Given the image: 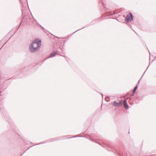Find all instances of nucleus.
Returning <instances> with one entry per match:
<instances>
[{
    "mask_svg": "<svg viewBox=\"0 0 156 156\" xmlns=\"http://www.w3.org/2000/svg\"><path fill=\"white\" fill-rule=\"evenodd\" d=\"M39 48H40L41 45V41L39 39H36L34 40L30 45H32L34 47H39Z\"/></svg>",
    "mask_w": 156,
    "mask_h": 156,
    "instance_id": "f257e3e1",
    "label": "nucleus"
},
{
    "mask_svg": "<svg viewBox=\"0 0 156 156\" xmlns=\"http://www.w3.org/2000/svg\"><path fill=\"white\" fill-rule=\"evenodd\" d=\"M39 47H35L32 45H30L29 47V50L31 53H34L37 52L39 49Z\"/></svg>",
    "mask_w": 156,
    "mask_h": 156,
    "instance_id": "f03ea898",
    "label": "nucleus"
},
{
    "mask_svg": "<svg viewBox=\"0 0 156 156\" xmlns=\"http://www.w3.org/2000/svg\"><path fill=\"white\" fill-rule=\"evenodd\" d=\"M122 104V101H120L119 102H117L116 101H114L112 104V105L115 107H119Z\"/></svg>",
    "mask_w": 156,
    "mask_h": 156,
    "instance_id": "7ed1b4c3",
    "label": "nucleus"
},
{
    "mask_svg": "<svg viewBox=\"0 0 156 156\" xmlns=\"http://www.w3.org/2000/svg\"><path fill=\"white\" fill-rule=\"evenodd\" d=\"M126 18L128 21H131L133 19V16L132 14L130 13V15H127Z\"/></svg>",
    "mask_w": 156,
    "mask_h": 156,
    "instance_id": "20e7f679",
    "label": "nucleus"
},
{
    "mask_svg": "<svg viewBox=\"0 0 156 156\" xmlns=\"http://www.w3.org/2000/svg\"><path fill=\"white\" fill-rule=\"evenodd\" d=\"M123 104H124V108L125 109H128L129 108V106L127 104V101H126L125 100L123 101Z\"/></svg>",
    "mask_w": 156,
    "mask_h": 156,
    "instance_id": "39448f33",
    "label": "nucleus"
},
{
    "mask_svg": "<svg viewBox=\"0 0 156 156\" xmlns=\"http://www.w3.org/2000/svg\"><path fill=\"white\" fill-rule=\"evenodd\" d=\"M57 51H55L53 53H51L49 56V57L52 58L55 56L57 54Z\"/></svg>",
    "mask_w": 156,
    "mask_h": 156,
    "instance_id": "423d86ee",
    "label": "nucleus"
},
{
    "mask_svg": "<svg viewBox=\"0 0 156 156\" xmlns=\"http://www.w3.org/2000/svg\"><path fill=\"white\" fill-rule=\"evenodd\" d=\"M137 85H136L134 88V89H133V94L135 92H136V89H137Z\"/></svg>",
    "mask_w": 156,
    "mask_h": 156,
    "instance_id": "0eeeda50",
    "label": "nucleus"
},
{
    "mask_svg": "<svg viewBox=\"0 0 156 156\" xmlns=\"http://www.w3.org/2000/svg\"><path fill=\"white\" fill-rule=\"evenodd\" d=\"M148 67L147 68V69L144 72V73L143 74L141 78L144 75V74H145V73L146 72L147 70V69L148 68Z\"/></svg>",
    "mask_w": 156,
    "mask_h": 156,
    "instance_id": "6e6552de",
    "label": "nucleus"
},
{
    "mask_svg": "<svg viewBox=\"0 0 156 156\" xmlns=\"http://www.w3.org/2000/svg\"><path fill=\"white\" fill-rule=\"evenodd\" d=\"M78 137V136L76 135V136H73L72 137H70V138H74V137Z\"/></svg>",
    "mask_w": 156,
    "mask_h": 156,
    "instance_id": "1a4fd4ad",
    "label": "nucleus"
},
{
    "mask_svg": "<svg viewBox=\"0 0 156 156\" xmlns=\"http://www.w3.org/2000/svg\"><path fill=\"white\" fill-rule=\"evenodd\" d=\"M43 143H42L41 144H43ZM41 143H39V144H37L36 145H39V144H41Z\"/></svg>",
    "mask_w": 156,
    "mask_h": 156,
    "instance_id": "9d476101",
    "label": "nucleus"
},
{
    "mask_svg": "<svg viewBox=\"0 0 156 156\" xmlns=\"http://www.w3.org/2000/svg\"><path fill=\"white\" fill-rule=\"evenodd\" d=\"M40 26L41 27V28H42L43 29H44V28H43V27L42 26H41L40 25Z\"/></svg>",
    "mask_w": 156,
    "mask_h": 156,
    "instance_id": "9b49d317",
    "label": "nucleus"
},
{
    "mask_svg": "<svg viewBox=\"0 0 156 156\" xmlns=\"http://www.w3.org/2000/svg\"><path fill=\"white\" fill-rule=\"evenodd\" d=\"M35 21L36 22V23H37L36 20H35Z\"/></svg>",
    "mask_w": 156,
    "mask_h": 156,
    "instance_id": "f8f14e48",
    "label": "nucleus"
},
{
    "mask_svg": "<svg viewBox=\"0 0 156 156\" xmlns=\"http://www.w3.org/2000/svg\"><path fill=\"white\" fill-rule=\"evenodd\" d=\"M5 44H3V46H2V47H3L4 46V45H5Z\"/></svg>",
    "mask_w": 156,
    "mask_h": 156,
    "instance_id": "ddd939ff",
    "label": "nucleus"
},
{
    "mask_svg": "<svg viewBox=\"0 0 156 156\" xmlns=\"http://www.w3.org/2000/svg\"><path fill=\"white\" fill-rule=\"evenodd\" d=\"M5 44H3V46H2V47H3L4 46V45H5Z\"/></svg>",
    "mask_w": 156,
    "mask_h": 156,
    "instance_id": "4468645a",
    "label": "nucleus"
},
{
    "mask_svg": "<svg viewBox=\"0 0 156 156\" xmlns=\"http://www.w3.org/2000/svg\"><path fill=\"white\" fill-rule=\"evenodd\" d=\"M5 44H3V46H2V47H3L4 46V45H5Z\"/></svg>",
    "mask_w": 156,
    "mask_h": 156,
    "instance_id": "2eb2a0df",
    "label": "nucleus"
},
{
    "mask_svg": "<svg viewBox=\"0 0 156 156\" xmlns=\"http://www.w3.org/2000/svg\"><path fill=\"white\" fill-rule=\"evenodd\" d=\"M5 44H3V46H2V47H3L4 46V45H5Z\"/></svg>",
    "mask_w": 156,
    "mask_h": 156,
    "instance_id": "dca6fc26",
    "label": "nucleus"
},
{
    "mask_svg": "<svg viewBox=\"0 0 156 156\" xmlns=\"http://www.w3.org/2000/svg\"><path fill=\"white\" fill-rule=\"evenodd\" d=\"M5 44H3V46H2V47H3L4 46V45H5Z\"/></svg>",
    "mask_w": 156,
    "mask_h": 156,
    "instance_id": "f3484780",
    "label": "nucleus"
},
{
    "mask_svg": "<svg viewBox=\"0 0 156 156\" xmlns=\"http://www.w3.org/2000/svg\"><path fill=\"white\" fill-rule=\"evenodd\" d=\"M5 44H3V46H2V47H3L4 46V45H5Z\"/></svg>",
    "mask_w": 156,
    "mask_h": 156,
    "instance_id": "a211bd4d",
    "label": "nucleus"
},
{
    "mask_svg": "<svg viewBox=\"0 0 156 156\" xmlns=\"http://www.w3.org/2000/svg\"><path fill=\"white\" fill-rule=\"evenodd\" d=\"M2 48V47L0 49V50Z\"/></svg>",
    "mask_w": 156,
    "mask_h": 156,
    "instance_id": "6ab92c4d",
    "label": "nucleus"
},
{
    "mask_svg": "<svg viewBox=\"0 0 156 156\" xmlns=\"http://www.w3.org/2000/svg\"><path fill=\"white\" fill-rule=\"evenodd\" d=\"M77 31H75V32H74V33H75V32H76Z\"/></svg>",
    "mask_w": 156,
    "mask_h": 156,
    "instance_id": "aec40b11",
    "label": "nucleus"
},
{
    "mask_svg": "<svg viewBox=\"0 0 156 156\" xmlns=\"http://www.w3.org/2000/svg\"><path fill=\"white\" fill-rule=\"evenodd\" d=\"M11 37H10L9 39H10L11 38Z\"/></svg>",
    "mask_w": 156,
    "mask_h": 156,
    "instance_id": "412c9836",
    "label": "nucleus"
},
{
    "mask_svg": "<svg viewBox=\"0 0 156 156\" xmlns=\"http://www.w3.org/2000/svg\"><path fill=\"white\" fill-rule=\"evenodd\" d=\"M101 95H102V96L103 97V94H102Z\"/></svg>",
    "mask_w": 156,
    "mask_h": 156,
    "instance_id": "4be33fe9",
    "label": "nucleus"
},
{
    "mask_svg": "<svg viewBox=\"0 0 156 156\" xmlns=\"http://www.w3.org/2000/svg\"><path fill=\"white\" fill-rule=\"evenodd\" d=\"M139 83V81L138 82V83Z\"/></svg>",
    "mask_w": 156,
    "mask_h": 156,
    "instance_id": "5701e85b",
    "label": "nucleus"
},
{
    "mask_svg": "<svg viewBox=\"0 0 156 156\" xmlns=\"http://www.w3.org/2000/svg\"><path fill=\"white\" fill-rule=\"evenodd\" d=\"M27 2V0H26Z\"/></svg>",
    "mask_w": 156,
    "mask_h": 156,
    "instance_id": "b1692460",
    "label": "nucleus"
},
{
    "mask_svg": "<svg viewBox=\"0 0 156 156\" xmlns=\"http://www.w3.org/2000/svg\"><path fill=\"white\" fill-rule=\"evenodd\" d=\"M22 155H21L20 156H21Z\"/></svg>",
    "mask_w": 156,
    "mask_h": 156,
    "instance_id": "393cba45",
    "label": "nucleus"
}]
</instances>
